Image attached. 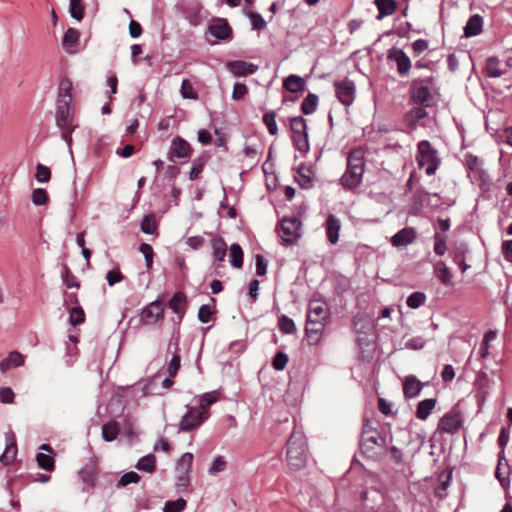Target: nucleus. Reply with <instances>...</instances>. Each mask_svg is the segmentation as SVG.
Segmentation results:
<instances>
[{
	"label": "nucleus",
	"mask_w": 512,
	"mask_h": 512,
	"mask_svg": "<svg viewBox=\"0 0 512 512\" xmlns=\"http://www.w3.org/2000/svg\"><path fill=\"white\" fill-rule=\"evenodd\" d=\"M365 171L364 152L361 149H353L347 157V168L340 178L343 188L352 190L358 187Z\"/></svg>",
	"instance_id": "f257e3e1"
},
{
	"label": "nucleus",
	"mask_w": 512,
	"mask_h": 512,
	"mask_svg": "<svg viewBox=\"0 0 512 512\" xmlns=\"http://www.w3.org/2000/svg\"><path fill=\"white\" fill-rule=\"evenodd\" d=\"M308 459L307 442L301 432L293 431L287 441L286 461L293 471H299L306 466Z\"/></svg>",
	"instance_id": "f03ea898"
},
{
	"label": "nucleus",
	"mask_w": 512,
	"mask_h": 512,
	"mask_svg": "<svg viewBox=\"0 0 512 512\" xmlns=\"http://www.w3.org/2000/svg\"><path fill=\"white\" fill-rule=\"evenodd\" d=\"M416 161L418 166L424 168L429 176L434 175L440 165L438 151L428 140H422L417 144Z\"/></svg>",
	"instance_id": "7ed1b4c3"
},
{
	"label": "nucleus",
	"mask_w": 512,
	"mask_h": 512,
	"mask_svg": "<svg viewBox=\"0 0 512 512\" xmlns=\"http://www.w3.org/2000/svg\"><path fill=\"white\" fill-rule=\"evenodd\" d=\"M432 86V77L414 79L409 88L410 99L418 105L430 107L434 99Z\"/></svg>",
	"instance_id": "20e7f679"
},
{
	"label": "nucleus",
	"mask_w": 512,
	"mask_h": 512,
	"mask_svg": "<svg viewBox=\"0 0 512 512\" xmlns=\"http://www.w3.org/2000/svg\"><path fill=\"white\" fill-rule=\"evenodd\" d=\"M387 444V438L377 429L372 428L368 423L363 425L360 440V448L363 454L373 458L376 455L375 448H383Z\"/></svg>",
	"instance_id": "39448f33"
},
{
	"label": "nucleus",
	"mask_w": 512,
	"mask_h": 512,
	"mask_svg": "<svg viewBox=\"0 0 512 512\" xmlns=\"http://www.w3.org/2000/svg\"><path fill=\"white\" fill-rule=\"evenodd\" d=\"M56 125L61 131L62 139L70 145L72 142V132L76 128L73 124V109L71 104H57L56 105Z\"/></svg>",
	"instance_id": "423d86ee"
},
{
	"label": "nucleus",
	"mask_w": 512,
	"mask_h": 512,
	"mask_svg": "<svg viewBox=\"0 0 512 512\" xmlns=\"http://www.w3.org/2000/svg\"><path fill=\"white\" fill-rule=\"evenodd\" d=\"M510 473L511 468L508 459L505 457V452L501 450L498 454V463L495 469V477L500 485L505 490V497L509 499V486H510ZM501 512H512V504L507 500Z\"/></svg>",
	"instance_id": "0eeeda50"
},
{
	"label": "nucleus",
	"mask_w": 512,
	"mask_h": 512,
	"mask_svg": "<svg viewBox=\"0 0 512 512\" xmlns=\"http://www.w3.org/2000/svg\"><path fill=\"white\" fill-rule=\"evenodd\" d=\"M290 129L295 148L302 152L309 151L308 133L306 119L302 116H295L290 119Z\"/></svg>",
	"instance_id": "6e6552de"
},
{
	"label": "nucleus",
	"mask_w": 512,
	"mask_h": 512,
	"mask_svg": "<svg viewBox=\"0 0 512 512\" xmlns=\"http://www.w3.org/2000/svg\"><path fill=\"white\" fill-rule=\"evenodd\" d=\"M301 221L296 217H285L282 219L278 231L280 233L282 245H292L301 236Z\"/></svg>",
	"instance_id": "1a4fd4ad"
},
{
	"label": "nucleus",
	"mask_w": 512,
	"mask_h": 512,
	"mask_svg": "<svg viewBox=\"0 0 512 512\" xmlns=\"http://www.w3.org/2000/svg\"><path fill=\"white\" fill-rule=\"evenodd\" d=\"M187 412L182 416L178 432H190L198 429L210 416V413L202 412L197 407H187Z\"/></svg>",
	"instance_id": "9d476101"
},
{
	"label": "nucleus",
	"mask_w": 512,
	"mask_h": 512,
	"mask_svg": "<svg viewBox=\"0 0 512 512\" xmlns=\"http://www.w3.org/2000/svg\"><path fill=\"white\" fill-rule=\"evenodd\" d=\"M329 309L326 302L319 299H312L308 305L307 320L312 324L326 323L329 319Z\"/></svg>",
	"instance_id": "9b49d317"
},
{
	"label": "nucleus",
	"mask_w": 512,
	"mask_h": 512,
	"mask_svg": "<svg viewBox=\"0 0 512 512\" xmlns=\"http://www.w3.org/2000/svg\"><path fill=\"white\" fill-rule=\"evenodd\" d=\"M387 60L396 64L397 72L402 77L407 76L412 67L408 55L397 47H391L387 50Z\"/></svg>",
	"instance_id": "f8f14e48"
},
{
	"label": "nucleus",
	"mask_w": 512,
	"mask_h": 512,
	"mask_svg": "<svg viewBox=\"0 0 512 512\" xmlns=\"http://www.w3.org/2000/svg\"><path fill=\"white\" fill-rule=\"evenodd\" d=\"M463 419L458 411L451 410L444 414L438 422L437 430L440 432L454 434L462 426Z\"/></svg>",
	"instance_id": "ddd939ff"
},
{
	"label": "nucleus",
	"mask_w": 512,
	"mask_h": 512,
	"mask_svg": "<svg viewBox=\"0 0 512 512\" xmlns=\"http://www.w3.org/2000/svg\"><path fill=\"white\" fill-rule=\"evenodd\" d=\"M164 307L160 300H154L141 310V321L145 325H152L162 320Z\"/></svg>",
	"instance_id": "4468645a"
},
{
	"label": "nucleus",
	"mask_w": 512,
	"mask_h": 512,
	"mask_svg": "<svg viewBox=\"0 0 512 512\" xmlns=\"http://www.w3.org/2000/svg\"><path fill=\"white\" fill-rule=\"evenodd\" d=\"M336 97L345 106L353 103L355 98V84L351 80L337 81L334 84Z\"/></svg>",
	"instance_id": "2eb2a0df"
},
{
	"label": "nucleus",
	"mask_w": 512,
	"mask_h": 512,
	"mask_svg": "<svg viewBox=\"0 0 512 512\" xmlns=\"http://www.w3.org/2000/svg\"><path fill=\"white\" fill-rule=\"evenodd\" d=\"M191 153V145L185 139L180 136H176L172 139L168 151V155L171 160L174 158L188 159L191 156Z\"/></svg>",
	"instance_id": "dca6fc26"
},
{
	"label": "nucleus",
	"mask_w": 512,
	"mask_h": 512,
	"mask_svg": "<svg viewBox=\"0 0 512 512\" xmlns=\"http://www.w3.org/2000/svg\"><path fill=\"white\" fill-rule=\"evenodd\" d=\"M512 58L502 62L497 57H489L486 61V71L489 77H500L504 75L511 66Z\"/></svg>",
	"instance_id": "f3484780"
},
{
	"label": "nucleus",
	"mask_w": 512,
	"mask_h": 512,
	"mask_svg": "<svg viewBox=\"0 0 512 512\" xmlns=\"http://www.w3.org/2000/svg\"><path fill=\"white\" fill-rule=\"evenodd\" d=\"M80 480L90 488L96 486L98 469L97 464L93 459H90L78 472Z\"/></svg>",
	"instance_id": "a211bd4d"
},
{
	"label": "nucleus",
	"mask_w": 512,
	"mask_h": 512,
	"mask_svg": "<svg viewBox=\"0 0 512 512\" xmlns=\"http://www.w3.org/2000/svg\"><path fill=\"white\" fill-rule=\"evenodd\" d=\"M5 449L0 455V462L4 465H8L14 461L17 455L16 437L13 432L6 433L5 436Z\"/></svg>",
	"instance_id": "6ab92c4d"
},
{
	"label": "nucleus",
	"mask_w": 512,
	"mask_h": 512,
	"mask_svg": "<svg viewBox=\"0 0 512 512\" xmlns=\"http://www.w3.org/2000/svg\"><path fill=\"white\" fill-rule=\"evenodd\" d=\"M209 33L217 40H230L232 35V29L229 23L225 19H218L208 27Z\"/></svg>",
	"instance_id": "aec40b11"
},
{
	"label": "nucleus",
	"mask_w": 512,
	"mask_h": 512,
	"mask_svg": "<svg viewBox=\"0 0 512 512\" xmlns=\"http://www.w3.org/2000/svg\"><path fill=\"white\" fill-rule=\"evenodd\" d=\"M227 67L237 77L252 75L258 69L257 65L242 60L228 62Z\"/></svg>",
	"instance_id": "412c9836"
},
{
	"label": "nucleus",
	"mask_w": 512,
	"mask_h": 512,
	"mask_svg": "<svg viewBox=\"0 0 512 512\" xmlns=\"http://www.w3.org/2000/svg\"><path fill=\"white\" fill-rule=\"evenodd\" d=\"M417 233L412 227H405L399 230L391 238V244L394 247H405L415 241Z\"/></svg>",
	"instance_id": "4be33fe9"
},
{
	"label": "nucleus",
	"mask_w": 512,
	"mask_h": 512,
	"mask_svg": "<svg viewBox=\"0 0 512 512\" xmlns=\"http://www.w3.org/2000/svg\"><path fill=\"white\" fill-rule=\"evenodd\" d=\"M168 307L178 315L179 322L182 321L187 309V297L183 292H176L168 302Z\"/></svg>",
	"instance_id": "5701e85b"
},
{
	"label": "nucleus",
	"mask_w": 512,
	"mask_h": 512,
	"mask_svg": "<svg viewBox=\"0 0 512 512\" xmlns=\"http://www.w3.org/2000/svg\"><path fill=\"white\" fill-rule=\"evenodd\" d=\"M423 389V383L415 376H406L403 382V392L406 398L417 397Z\"/></svg>",
	"instance_id": "b1692460"
},
{
	"label": "nucleus",
	"mask_w": 512,
	"mask_h": 512,
	"mask_svg": "<svg viewBox=\"0 0 512 512\" xmlns=\"http://www.w3.org/2000/svg\"><path fill=\"white\" fill-rule=\"evenodd\" d=\"M325 226L328 241L331 244H336L339 240V231L341 229L340 220L331 214L327 217Z\"/></svg>",
	"instance_id": "393cba45"
},
{
	"label": "nucleus",
	"mask_w": 512,
	"mask_h": 512,
	"mask_svg": "<svg viewBox=\"0 0 512 512\" xmlns=\"http://www.w3.org/2000/svg\"><path fill=\"white\" fill-rule=\"evenodd\" d=\"M72 90V82L67 78L62 79L58 86L57 104H71L73 100Z\"/></svg>",
	"instance_id": "a878e982"
},
{
	"label": "nucleus",
	"mask_w": 512,
	"mask_h": 512,
	"mask_svg": "<svg viewBox=\"0 0 512 512\" xmlns=\"http://www.w3.org/2000/svg\"><path fill=\"white\" fill-rule=\"evenodd\" d=\"M24 364V357L18 351H12L9 355L0 361V371L5 373L12 367H20Z\"/></svg>",
	"instance_id": "bb28decb"
},
{
	"label": "nucleus",
	"mask_w": 512,
	"mask_h": 512,
	"mask_svg": "<svg viewBox=\"0 0 512 512\" xmlns=\"http://www.w3.org/2000/svg\"><path fill=\"white\" fill-rule=\"evenodd\" d=\"M483 18L479 14L472 15L464 27L466 37H473L482 32Z\"/></svg>",
	"instance_id": "cd10ccee"
},
{
	"label": "nucleus",
	"mask_w": 512,
	"mask_h": 512,
	"mask_svg": "<svg viewBox=\"0 0 512 512\" xmlns=\"http://www.w3.org/2000/svg\"><path fill=\"white\" fill-rule=\"evenodd\" d=\"M283 88L291 93H299L304 90L305 81L302 77L291 74L284 79Z\"/></svg>",
	"instance_id": "c85d7f7f"
},
{
	"label": "nucleus",
	"mask_w": 512,
	"mask_h": 512,
	"mask_svg": "<svg viewBox=\"0 0 512 512\" xmlns=\"http://www.w3.org/2000/svg\"><path fill=\"white\" fill-rule=\"evenodd\" d=\"M434 274L445 286H452V273L445 262L438 261L434 264Z\"/></svg>",
	"instance_id": "c756f323"
},
{
	"label": "nucleus",
	"mask_w": 512,
	"mask_h": 512,
	"mask_svg": "<svg viewBox=\"0 0 512 512\" xmlns=\"http://www.w3.org/2000/svg\"><path fill=\"white\" fill-rule=\"evenodd\" d=\"M374 4L378 9L377 20H382L384 17L392 15L397 9V4L394 0H375Z\"/></svg>",
	"instance_id": "7c9ffc66"
},
{
	"label": "nucleus",
	"mask_w": 512,
	"mask_h": 512,
	"mask_svg": "<svg viewBox=\"0 0 512 512\" xmlns=\"http://www.w3.org/2000/svg\"><path fill=\"white\" fill-rule=\"evenodd\" d=\"M212 255L214 260L222 262L227 253V244L220 236H216L211 240Z\"/></svg>",
	"instance_id": "2f4dec72"
},
{
	"label": "nucleus",
	"mask_w": 512,
	"mask_h": 512,
	"mask_svg": "<svg viewBox=\"0 0 512 512\" xmlns=\"http://www.w3.org/2000/svg\"><path fill=\"white\" fill-rule=\"evenodd\" d=\"M80 38V33L75 28H68L63 35L62 45L66 52L75 53L76 50L73 48Z\"/></svg>",
	"instance_id": "473e14b6"
},
{
	"label": "nucleus",
	"mask_w": 512,
	"mask_h": 512,
	"mask_svg": "<svg viewBox=\"0 0 512 512\" xmlns=\"http://www.w3.org/2000/svg\"><path fill=\"white\" fill-rule=\"evenodd\" d=\"M435 406L436 399L434 398H428L420 401L417 404L416 417L420 420H426Z\"/></svg>",
	"instance_id": "72a5a7b5"
},
{
	"label": "nucleus",
	"mask_w": 512,
	"mask_h": 512,
	"mask_svg": "<svg viewBox=\"0 0 512 512\" xmlns=\"http://www.w3.org/2000/svg\"><path fill=\"white\" fill-rule=\"evenodd\" d=\"M325 324L326 323H322V322H320V324H312V323H309L308 320H306L305 332H306L308 339L313 344H316L320 341Z\"/></svg>",
	"instance_id": "f704fd0d"
},
{
	"label": "nucleus",
	"mask_w": 512,
	"mask_h": 512,
	"mask_svg": "<svg viewBox=\"0 0 512 512\" xmlns=\"http://www.w3.org/2000/svg\"><path fill=\"white\" fill-rule=\"evenodd\" d=\"M209 155L206 154V153H202L200 156H198L197 158H195L192 162V167H191V170L189 172V179L190 180H196L200 173L203 171V168L204 166L206 165V163L208 162L209 160Z\"/></svg>",
	"instance_id": "c9c22d12"
},
{
	"label": "nucleus",
	"mask_w": 512,
	"mask_h": 512,
	"mask_svg": "<svg viewBox=\"0 0 512 512\" xmlns=\"http://www.w3.org/2000/svg\"><path fill=\"white\" fill-rule=\"evenodd\" d=\"M119 431V423L111 420L102 426V437L105 441L111 442L117 438Z\"/></svg>",
	"instance_id": "e433bc0d"
},
{
	"label": "nucleus",
	"mask_w": 512,
	"mask_h": 512,
	"mask_svg": "<svg viewBox=\"0 0 512 512\" xmlns=\"http://www.w3.org/2000/svg\"><path fill=\"white\" fill-rule=\"evenodd\" d=\"M135 468L147 473H153L156 468V457L154 454H147L141 457L135 465Z\"/></svg>",
	"instance_id": "4c0bfd02"
},
{
	"label": "nucleus",
	"mask_w": 512,
	"mask_h": 512,
	"mask_svg": "<svg viewBox=\"0 0 512 512\" xmlns=\"http://www.w3.org/2000/svg\"><path fill=\"white\" fill-rule=\"evenodd\" d=\"M219 399V393L217 391H211L201 395L199 404L196 406L201 409L202 412L209 413V407L217 402Z\"/></svg>",
	"instance_id": "58836bf2"
},
{
	"label": "nucleus",
	"mask_w": 512,
	"mask_h": 512,
	"mask_svg": "<svg viewBox=\"0 0 512 512\" xmlns=\"http://www.w3.org/2000/svg\"><path fill=\"white\" fill-rule=\"evenodd\" d=\"M318 96L314 93H308L301 103V112L305 115L313 114L318 106Z\"/></svg>",
	"instance_id": "ea45409f"
},
{
	"label": "nucleus",
	"mask_w": 512,
	"mask_h": 512,
	"mask_svg": "<svg viewBox=\"0 0 512 512\" xmlns=\"http://www.w3.org/2000/svg\"><path fill=\"white\" fill-rule=\"evenodd\" d=\"M230 258L234 268L240 269L243 266V250L239 244L233 243L230 246Z\"/></svg>",
	"instance_id": "a19ab883"
},
{
	"label": "nucleus",
	"mask_w": 512,
	"mask_h": 512,
	"mask_svg": "<svg viewBox=\"0 0 512 512\" xmlns=\"http://www.w3.org/2000/svg\"><path fill=\"white\" fill-rule=\"evenodd\" d=\"M84 10L85 5L83 0H70L69 13L73 19L81 21L84 17Z\"/></svg>",
	"instance_id": "79ce46f5"
},
{
	"label": "nucleus",
	"mask_w": 512,
	"mask_h": 512,
	"mask_svg": "<svg viewBox=\"0 0 512 512\" xmlns=\"http://www.w3.org/2000/svg\"><path fill=\"white\" fill-rule=\"evenodd\" d=\"M36 461L38 467L43 470L53 471L55 468V459L52 455L40 452L36 455Z\"/></svg>",
	"instance_id": "37998d69"
},
{
	"label": "nucleus",
	"mask_w": 512,
	"mask_h": 512,
	"mask_svg": "<svg viewBox=\"0 0 512 512\" xmlns=\"http://www.w3.org/2000/svg\"><path fill=\"white\" fill-rule=\"evenodd\" d=\"M278 328L283 334H294L296 332L294 321L286 315H281L278 318Z\"/></svg>",
	"instance_id": "c03bdc74"
},
{
	"label": "nucleus",
	"mask_w": 512,
	"mask_h": 512,
	"mask_svg": "<svg viewBox=\"0 0 512 512\" xmlns=\"http://www.w3.org/2000/svg\"><path fill=\"white\" fill-rule=\"evenodd\" d=\"M276 112L275 111H268L263 115V123L266 125L269 133L271 135H277L278 134V126L276 123Z\"/></svg>",
	"instance_id": "a18cd8bd"
},
{
	"label": "nucleus",
	"mask_w": 512,
	"mask_h": 512,
	"mask_svg": "<svg viewBox=\"0 0 512 512\" xmlns=\"http://www.w3.org/2000/svg\"><path fill=\"white\" fill-rule=\"evenodd\" d=\"M426 299L427 297L423 292L416 291L408 296L406 304L411 309H417L425 303Z\"/></svg>",
	"instance_id": "49530a36"
},
{
	"label": "nucleus",
	"mask_w": 512,
	"mask_h": 512,
	"mask_svg": "<svg viewBox=\"0 0 512 512\" xmlns=\"http://www.w3.org/2000/svg\"><path fill=\"white\" fill-rule=\"evenodd\" d=\"M140 480L141 476L138 473L134 471L127 472L119 478L117 482V488H123L132 483L136 484Z\"/></svg>",
	"instance_id": "de8ad7c7"
},
{
	"label": "nucleus",
	"mask_w": 512,
	"mask_h": 512,
	"mask_svg": "<svg viewBox=\"0 0 512 512\" xmlns=\"http://www.w3.org/2000/svg\"><path fill=\"white\" fill-rule=\"evenodd\" d=\"M61 277L67 288H79L80 284L67 265H63Z\"/></svg>",
	"instance_id": "09e8293b"
},
{
	"label": "nucleus",
	"mask_w": 512,
	"mask_h": 512,
	"mask_svg": "<svg viewBox=\"0 0 512 512\" xmlns=\"http://www.w3.org/2000/svg\"><path fill=\"white\" fill-rule=\"evenodd\" d=\"M178 350V343H176V351L174 352L170 362L167 365V373L170 377H174L180 368L181 358L178 354Z\"/></svg>",
	"instance_id": "8fccbe9b"
},
{
	"label": "nucleus",
	"mask_w": 512,
	"mask_h": 512,
	"mask_svg": "<svg viewBox=\"0 0 512 512\" xmlns=\"http://www.w3.org/2000/svg\"><path fill=\"white\" fill-rule=\"evenodd\" d=\"M85 321V313L84 310L80 306H76L71 309L69 315V323L72 326H77Z\"/></svg>",
	"instance_id": "3c124183"
},
{
	"label": "nucleus",
	"mask_w": 512,
	"mask_h": 512,
	"mask_svg": "<svg viewBox=\"0 0 512 512\" xmlns=\"http://www.w3.org/2000/svg\"><path fill=\"white\" fill-rule=\"evenodd\" d=\"M468 252V246L464 242L457 243L453 249V262L455 264L463 263L465 260L466 253Z\"/></svg>",
	"instance_id": "603ef678"
},
{
	"label": "nucleus",
	"mask_w": 512,
	"mask_h": 512,
	"mask_svg": "<svg viewBox=\"0 0 512 512\" xmlns=\"http://www.w3.org/2000/svg\"><path fill=\"white\" fill-rule=\"evenodd\" d=\"M440 479V484L435 488V496L439 499H443L446 496V491L450 485L451 474H441Z\"/></svg>",
	"instance_id": "864d4df0"
},
{
	"label": "nucleus",
	"mask_w": 512,
	"mask_h": 512,
	"mask_svg": "<svg viewBox=\"0 0 512 512\" xmlns=\"http://www.w3.org/2000/svg\"><path fill=\"white\" fill-rule=\"evenodd\" d=\"M186 500L178 498L174 501H167L163 507V512H182L186 507Z\"/></svg>",
	"instance_id": "5fc2aeb1"
},
{
	"label": "nucleus",
	"mask_w": 512,
	"mask_h": 512,
	"mask_svg": "<svg viewBox=\"0 0 512 512\" xmlns=\"http://www.w3.org/2000/svg\"><path fill=\"white\" fill-rule=\"evenodd\" d=\"M181 95L184 99H198V94L194 90L192 83L187 79H184L181 83Z\"/></svg>",
	"instance_id": "6e6d98bb"
},
{
	"label": "nucleus",
	"mask_w": 512,
	"mask_h": 512,
	"mask_svg": "<svg viewBox=\"0 0 512 512\" xmlns=\"http://www.w3.org/2000/svg\"><path fill=\"white\" fill-rule=\"evenodd\" d=\"M433 238H434V252L439 256H443L447 251L446 238L443 235H441L439 232H436L434 234Z\"/></svg>",
	"instance_id": "4d7b16f0"
},
{
	"label": "nucleus",
	"mask_w": 512,
	"mask_h": 512,
	"mask_svg": "<svg viewBox=\"0 0 512 512\" xmlns=\"http://www.w3.org/2000/svg\"><path fill=\"white\" fill-rule=\"evenodd\" d=\"M192 462L193 454L190 452L184 453L177 462V470L189 473Z\"/></svg>",
	"instance_id": "13d9d810"
},
{
	"label": "nucleus",
	"mask_w": 512,
	"mask_h": 512,
	"mask_svg": "<svg viewBox=\"0 0 512 512\" xmlns=\"http://www.w3.org/2000/svg\"><path fill=\"white\" fill-rule=\"evenodd\" d=\"M289 361L288 355L282 351H278L272 361V366L277 371H282Z\"/></svg>",
	"instance_id": "bf43d9fd"
},
{
	"label": "nucleus",
	"mask_w": 512,
	"mask_h": 512,
	"mask_svg": "<svg viewBox=\"0 0 512 512\" xmlns=\"http://www.w3.org/2000/svg\"><path fill=\"white\" fill-rule=\"evenodd\" d=\"M35 178L37 179L38 182H41V183L48 182L51 178L50 168L43 164H40V163L37 164Z\"/></svg>",
	"instance_id": "052dcab7"
},
{
	"label": "nucleus",
	"mask_w": 512,
	"mask_h": 512,
	"mask_svg": "<svg viewBox=\"0 0 512 512\" xmlns=\"http://www.w3.org/2000/svg\"><path fill=\"white\" fill-rule=\"evenodd\" d=\"M48 195L45 189L37 188L32 192V202L37 206L45 205L48 202Z\"/></svg>",
	"instance_id": "680f3d73"
},
{
	"label": "nucleus",
	"mask_w": 512,
	"mask_h": 512,
	"mask_svg": "<svg viewBox=\"0 0 512 512\" xmlns=\"http://www.w3.org/2000/svg\"><path fill=\"white\" fill-rule=\"evenodd\" d=\"M140 252L143 254L145 258V265L147 269H150L153 264V248L150 244L142 243L139 248Z\"/></svg>",
	"instance_id": "e2e57ef3"
},
{
	"label": "nucleus",
	"mask_w": 512,
	"mask_h": 512,
	"mask_svg": "<svg viewBox=\"0 0 512 512\" xmlns=\"http://www.w3.org/2000/svg\"><path fill=\"white\" fill-rule=\"evenodd\" d=\"M427 116V111L425 107H414L410 109L407 113L408 120L411 122H418L421 119H424Z\"/></svg>",
	"instance_id": "0e129e2a"
},
{
	"label": "nucleus",
	"mask_w": 512,
	"mask_h": 512,
	"mask_svg": "<svg viewBox=\"0 0 512 512\" xmlns=\"http://www.w3.org/2000/svg\"><path fill=\"white\" fill-rule=\"evenodd\" d=\"M226 468V460L223 456H217L210 468L208 469V473L211 474V475H216L222 471H224Z\"/></svg>",
	"instance_id": "69168bd1"
},
{
	"label": "nucleus",
	"mask_w": 512,
	"mask_h": 512,
	"mask_svg": "<svg viewBox=\"0 0 512 512\" xmlns=\"http://www.w3.org/2000/svg\"><path fill=\"white\" fill-rule=\"evenodd\" d=\"M141 231L145 234H154L156 231V222L152 215L145 216L141 222Z\"/></svg>",
	"instance_id": "338daca9"
},
{
	"label": "nucleus",
	"mask_w": 512,
	"mask_h": 512,
	"mask_svg": "<svg viewBox=\"0 0 512 512\" xmlns=\"http://www.w3.org/2000/svg\"><path fill=\"white\" fill-rule=\"evenodd\" d=\"M250 22L254 30H263L266 27V21L262 15L257 12L249 13Z\"/></svg>",
	"instance_id": "774afa93"
}]
</instances>
